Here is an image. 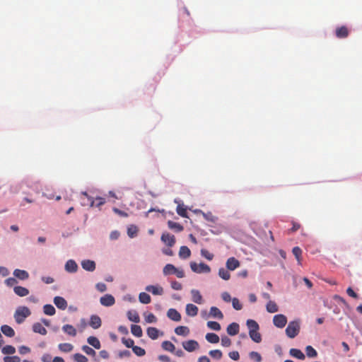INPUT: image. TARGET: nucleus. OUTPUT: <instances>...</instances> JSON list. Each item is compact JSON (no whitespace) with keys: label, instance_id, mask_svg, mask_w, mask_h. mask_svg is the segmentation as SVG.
Listing matches in <instances>:
<instances>
[{"label":"nucleus","instance_id":"1","mask_svg":"<svg viewBox=\"0 0 362 362\" xmlns=\"http://www.w3.org/2000/svg\"><path fill=\"white\" fill-rule=\"evenodd\" d=\"M30 311L28 308L23 306L19 307L14 314L16 322L18 324L24 322L25 319L30 315Z\"/></svg>","mask_w":362,"mask_h":362},{"label":"nucleus","instance_id":"2","mask_svg":"<svg viewBox=\"0 0 362 362\" xmlns=\"http://www.w3.org/2000/svg\"><path fill=\"white\" fill-rule=\"evenodd\" d=\"M300 331V325L298 321H291L286 329V334L289 338L296 337Z\"/></svg>","mask_w":362,"mask_h":362},{"label":"nucleus","instance_id":"3","mask_svg":"<svg viewBox=\"0 0 362 362\" xmlns=\"http://www.w3.org/2000/svg\"><path fill=\"white\" fill-rule=\"evenodd\" d=\"M190 267L194 272L198 274L209 273L211 271L210 267L204 263L197 264L196 262H191Z\"/></svg>","mask_w":362,"mask_h":362},{"label":"nucleus","instance_id":"4","mask_svg":"<svg viewBox=\"0 0 362 362\" xmlns=\"http://www.w3.org/2000/svg\"><path fill=\"white\" fill-rule=\"evenodd\" d=\"M182 346L187 351L192 352L198 349L199 344L196 340L190 339L183 341Z\"/></svg>","mask_w":362,"mask_h":362},{"label":"nucleus","instance_id":"5","mask_svg":"<svg viewBox=\"0 0 362 362\" xmlns=\"http://www.w3.org/2000/svg\"><path fill=\"white\" fill-rule=\"evenodd\" d=\"M273 322L276 327L283 328L287 323V318L284 315L278 314L274 316Z\"/></svg>","mask_w":362,"mask_h":362},{"label":"nucleus","instance_id":"6","mask_svg":"<svg viewBox=\"0 0 362 362\" xmlns=\"http://www.w3.org/2000/svg\"><path fill=\"white\" fill-rule=\"evenodd\" d=\"M81 204L82 206H90V207L93 206L95 204V201L93 198L90 197L87 192H81Z\"/></svg>","mask_w":362,"mask_h":362},{"label":"nucleus","instance_id":"7","mask_svg":"<svg viewBox=\"0 0 362 362\" xmlns=\"http://www.w3.org/2000/svg\"><path fill=\"white\" fill-rule=\"evenodd\" d=\"M161 240L169 247H173L175 243V236L168 233H163L162 234Z\"/></svg>","mask_w":362,"mask_h":362},{"label":"nucleus","instance_id":"8","mask_svg":"<svg viewBox=\"0 0 362 362\" xmlns=\"http://www.w3.org/2000/svg\"><path fill=\"white\" fill-rule=\"evenodd\" d=\"M335 35L337 38H346L349 35V30L345 25L338 27L336 28Z\"/></svg>","mask_w":362,"mask_h":362},{"label":"nucleus","instance_id":"9","mask_svg":"<svg viewBox=\"0 0 362 362\" xmlns=\"http://www.w3.org/2000/svg\"><path fill=\"white\" fill-rule=\"evenodd\" d=\"M100 303L104 306H112L115 304V298L110 294H106L100 299Z\"/></svg>","mask_w":362,"mask_h":362},{"label":"nucleus","instance_id":"10","mask_svg":"<svg viewBox=\"0 0 362 362\" xmlns=\"http://www.w3.org/2000/svg\"><path fill=\"white\" fill-rule=\"evenodd\" d=\"M167 316L171 320L175 322H179L181 320V315L180 313L174 308H170L167 312Z\"/></svg>","mask_w":362,"mask_h":362},{"label":"nucleus","instance_id":"11","mask_svg":"<svg viewBox=\"0 0 362 362\" xmlns=\"http://www.w3.org/2000/svg\"><path fill=\"white\" fill-rule=\"evenodd\" d=\"M226 265L228 270L233 271L240 267V262L235 257H230L227 259Z\"/></svg>","mask_w":362,"mask_h":362},{"label":"nucleus","instance_id":"12","mask_svg":"<svg viewBox=\"0 0 362 362\" xmlns=\"http://www.w3.org/2000/svg\"><path fill=\"white\" fill-rule=\"evenodd\" d=\"M102 325L101 319L98 315H93L90 317L89 325L96 329L100 327Z\"/></svg>","mask_w":362,"mask_h":362},{"label":"nucleus","instance_id":"13","mask_svg":"<svg viewBox=\"0 0 362 362\" xmlns=\"http://www.w3.org/2000/svg\"><path fill=\"white\" fill-rule=\"evenodd\" d=\"M78 264L73 259L68 260L65 264V270L69 273H75L78 270Z\"/></svg>","mask_w":362,"mask_h":362},{"label":"nucleus","instance_id":"14","mask_svg":"<svg viewBox=\"0 0 362 362\" xmlns=\"http://www.w3.org/2000/svg\"><path fill=\"white\" fill-rule=\"evenodd\" d=\"M81 267L88 272H93L95 269V263L93 260L85 259L81 262Z\"/></svg>","mask_w":362,"mask_h":362},{"label":"nucleus","instance_id":"15","mask_svg":"<svg viewBox=\"0 0 362 362\" xmlns=\"http://www.w3.org/2000/svg\"><path fill=\"white\" fill-rule=\"evenodd\" d=\"M54 303L55 305L61 310H65L67 307L66 300L61 296H56L54 298Z\"/></svg>","mask_w":362,"mask_h":362},{"label":"nucleus","instance_id":"16","mask_svg":"<svg viewBox=\"0 0 362 362\" xmlns=\"http://www.w3.org/2000/svg\"><path fill=\"white\" fill-rule=\"evenodd\" d=\"M146 291L151 292L153 295H162L163 293V288L158 286H147L146 287Z\"/></svg>","mask_w":362,"mask_h":362},{"label":"nucleus","instance_id":"17","mask_svg":"<svg viewBox=\"0 0 362 362\" xmlns=\"http://www.w3.org/2000/svg\"><path fill=\"white\" fill-rule=\"evenodd\" d=\"M198 308L194 304L189 303L186 305V313L187 315L194 317L198 313Z\"/></svg>","mask_w":362,"mask_h":362},{"label":"nucleus","instance_id":"18","mask_svg":"<svg viewBox=\"0 0 362 362\" xmlns=\"http://www.w3.org/2000/svg\"><path fill=\"white\" fill-rule=\"evenodd\" d=\"M192 301L197 304H202L203 303L202 296L198 290L192 289L191 291Z\"/></svg>","mask_w":362,"mask_h":362},{"label":"nucleus","instance_id":"19","mask_svg":"<svg viewBox=\"0 0 362 362\" xmlns=\"http://www.w3.org/2000/svg\"><path fill=\"white\" fill-rule=\"evenodd\" d=\"M13 275L16 278H18L21 280H25L29 277V274L28 272L19 269H16L13 271Z\"/></svg>","mask_w":362,"mask_h":362},{"label":"nucleus","instance_id":"20","mask_svg":"<svg viewBox=\"0 0 362 362\" xmlns=\"http://www.w3.org/2000/svg\"><path fill=\"white\" fill-rule=\"evenodd\" d=\"M13 291L17 296L21 297H24L29 294L28 288L20 286H14Z\"/></svg>","mask_w":362,"mask_h":362},{"label":"nucleus","instance_id":"21","mask_svg":"<svg viewBox=\"0 0 362 362\" xmlns=\"http://www.w3.org/2000/svg\"><path fill=\"white\" fill-rule=\"evenodd\" d=\"M227 332L231 336L236 335L239 332V325L236 322H232L228 326Z\"/></svg>","mask_w":362,"mask_h":362},{"label":"nucleus","instance_id":"22","mask_svg":"<svg viewBox=\"0 0 362 362\" xmlns=\"http://www.w3.org/2000/svg\"><path fill=\"white\" fill-rule=\"evenodd\" d=\"M62 330L68 335L71 337H76L77 334L76 328L74 326L68 324L64 325L62 327Z\"/></svg>","mask_w":362,"mask_h":362},{"label":"nucleus","instance_id":"23","mask_svg":"<svg viewBox=\"0 0 362 362\" xmlns=\"http://www.w3.org/2000/svg\"><path fill=\"white\" fill-rule=\"evenodd\" d=\"M191 255V251L187 246H181L179 251V257L181 259H187Z\"/></svg>","mask_w":362,"mask_h":362},{"label":"nucleus","instance_id":"24","mask_svg":"<svg viewBox=\"0 0 362 362\" xmlns=\"http://www.w3.org/2000/svg\"><path fill=\"white\" fill-rule=\"evenodd\" d=\"M33 330L34 332L39 333L42 335H45L47 332V329L40 322H36L33 324Z\"/></svg>","mask_w":362,"mask_h":362},{"label":"nucleus","instance_id":"25","mask_svg":"<svg viewBox=\"0 0 362 362\" xmlns=\"http://www.w3.org/2000/svg\"><path fill=\"white\" fill-rule=\"evenodd\" d=\"M1 330L3 332L4 334L8 337H12L15 335V332L13 329L6 325H2L1 327Z\"/></svg>","mask_w":362,"mask_h":362},{"label":"nucleus","instance_id":"26","mask_svg":"<svg viewBox=\"0 0 362 362\" xmlns=\"http://www.w3.org/2000/svg\"><path fill=\"white\" fill-rule=\"evenodd\" d=\"M289 354L291 356L300 360H304L305 358L304 354L300 349H291L289 351Z\"/></svg>","mask_w":362,"mask_h":362},{"label":"nucleus","instance_id":"27","mask_svg":"<svg viewBox=\"0 0 362 362\" xmlns=\"http://www.w3.org/2000/svg\"><path fill=\"white\" fill-rule=\"evenodd\" d=\"M168 226L170 229L174 230L176 232H181L184 229V227L181 224L173 221H168Z\"/></svg>","mask_w":362,"mask_h":362},{"label":"nucleus","instance_id":"28","mask_svg":"<svg viewBox=\"0 0 362 362\" xmlns=\"http://www.w3.org/2000/svg\"><path fill=\"white\" fill-rule=\"evenodd\" d=\"M128 319L134 322L138 323L140 321V317L138 313L136 310H129L127 312Z\"/></svg>","mask_w":362,"mask_h":362},{"label":"nucleus","instance_id":"29","mask_svg":"<svg viewBox=\"0 0 362 362\" xmlns=\"http://www.w3.org/2000/svg\"><path fill=\"white\" fill-rule=\"evenodd\" d=\"M266 309L267 311L270 313H276L279 310V308L276 303L274 301L270 300L267 303Z\"/></svg>","mask_w":362,"mask_h":362},{"label":"nucleus","instance_id":"30","mask_svg":"<svg viewBox=\"0 0 362 362\" xmlns=\"http://www.w3.org/2000/svg\"><path fill=\"white\" fill-rule=\"evenodd\" d=\"M175 332L177 335L187 336L189 333V329L186 326H179L175 329Z\"/></svg>","mask_w":362,"mask_h":362},{"label":"nucleus","instance_id":"31","mask_svg":"<svg viewBox=\"0 0 362 362\" xmlns=\"http://www.w3.org/2000/svg\"><path fill=\"white\" fill-rule=\"evenodd\" d=\"M210 315L216 318H218L219 320H222L223 318V315L222 312L216 307H211L210 308Z\"/></svg>","mask_w":362,"mask_h":362},{"label":"nucleus","instance_id":"32","mask_svg":"<svg viewBox=\"0 0 362 362\" xmlns=\"http://www.w3.org/2000/svg\"><path fill=\"white\" fill-rule=\"evenodd\" d=\"M246 325L247 326L249 332H252V331L253 332V331L259 329V326L258 323L254 320H251V319L247 320Z\"/></svg>","mask_w":362,"mask_h":362},{"label":"nucleus","instance_id":"33","mask_svg":"<svg viewBox=\"0 0 362 362\" xmlns=\"http://www.w3.org/2000/svg\"><path fill=\"white\" fill-rule=\"evenodd\" d=\"M159 330L153 327H150L147 329V335L152 339H156L158 337Z\"/></svg>","mask_w":362,"mask_h":362},{"label":"nucleus","instance_id":"34","mask_svg":"<svg viewBox=\"0 0 362 362\" xmlns=\"http://www.w3.org/2000/svg\"><path fill=\"white\" fill-rule=\"evenodd\" d=\"M175 271H176V267L172 264H167L163 269V274L165 276L174 274Z\"/></svg>","mask_w":362,"mask_h":362},{"label":"nucleus","instance_id":"35","mask_svg":"<svg viewBox=\"0 0 362 362\" xmlns=\"http://www.w3.org/2000/svg\"><path fill=\"white\" fill-rule=\"evenodd\" d=\"M249 336L251 339L256 343H259L262 341V336L259 330L249 332Z\"/></svg>","mask_w":362,"mask_h":362},{"label":"nucleus","instance_id":"36","mask_svg":"<svg viewBox=\"0 0 362 362\" xmlns=\"http://www.w3.org/2000/svg\"><path fill=\"white\" fill-rule=\"evenodd\" d=\"M131 332L133 335L136 337H141L143 334L142 329L139 325H132L131 327Z\"/></svg>","mask_w":362,"mask_h":362},{"label":"nucleus","instance_id":"37","mask_svg":"<svg viewBox=\"0 0 362 362\" xmlns=\"http://www.w3.org/2000/svg\"><path fill=\"white\" fill-rule=\"evenodd\" d=\"M139 300L141 303L148 304L151 303V298L148 293L141 292L139 295Z\"/></svg>","mask_w":362,"mask_h":362},{"label":"nucleus","instance_id":"38","mask_svg":"<svg viewBox=\"0 0 362 362\" xmlns=\"http://www.w3.org/2000/svg\"><path fill=\"white\" fill-rule=\"evenodd\" d=\"M88 343L94 348L99 349L100 348V342L95 337H89L87 339Z\"/></svg>","mask_w":362,"mask_h":362},{"label":"nucleus","instance_id":"39","mask_svg":"<svg viewBox=\"0 0 362 362\" xmlns=\"http://www.w3.org/2000/svg\"><path fill=\"white\" fill-rule=\"evenodd\" d=\"M58 347H59V349L61 351L65 352V353L70 352L74 349L73 345L69 344V343H62V344H59Z\"/></svg>","mask_w":362,"mask_h":362},{"label":"nucleus","instance_id":"40","mask_svg":"<svg viewBox=\"0 0 362 362\" xmlns=\"http://www.w3.org/2000/svg\"><path fill=\"white\" fill-rule=\"evenodd\" d=\"M206 339L211 344H216L219 341V337L214 333H207L206 335Z\"/></svg>","mask_w":362,"mask_h":362},{"label":"nucleus","instance_id":"41","mask_svg":"<svg viewBox=\"0 0 362 362\" xmlns=\"http://www.w3.org/2000/svg\"><path fill=\"white\" fill-rule=\"evenodd\" d=\"M43 312L45 315L52 316L55 314L56 310L53 305L50 304H47L45 305L43 307Z\"/></svg>","mask_w":362,"mask_h":362},{"label":"nucleus","instance_id":"42","mask_svg":"<svg viewBox=\"0 0 362 362\" xmlns=\"http://www.w3.org/2000/svg\"><path fill=\"white\" fill-rule=\"evenodd\" d=\"M218 275L221 279L226 280V281L229 280L230 278V274L229 272L224 268L219 269Z\"/></svg>","mask_w":362,"mask_h":362},{"label":"nucleus","instance_id":"43","mask_svg":"<svg viewBox=\"0 0 362 362\" xmlns=\"http://www.w3.org/2000/svg\"><path fill=\"white\" fill-rule=\"evenodd\" d=\"M162 348L170 352H173L175 349V345L169 341H164L162 343Z\"/></svg>","mask_w":362,"mask_h":362},{"label":"nucleus","instance_id":"44","mask_svg":"<svg viewBox=\"0 0 362 362\" xmlns=\"http://www.w3.org/2000/svg\"><path fill=\"white\" fill-rule=\"evenodd\" d=\"M305 352L307 356L310 358H315L317 356L316 350L311 346H306Z\"/></svg>","mask_w":362,"mask_h":362},{"label":"nucleus","instance_id":"45","mask_svg":"<svg viewBox=\"0 0 362 362\" xmlns=\"http://www.w3.org/2000/svg\"><path fill=\"white\" fill-rule=\"evenodd\" d=\"M1 351L6 355L13 354L16 352V349L11 345H6L2 348Z\"/></svg>","mask_w":362,"mask_h":362},{"label":"nucleus","instance_id":"46","mask_svg":"<svg viewBox=\"0 0 362 362\" xmlns=\"http://www.w3.org/2000/svg\"><path fill=\"white\" fill-rule=\"evenodd\" d=\"M176 211L178 215H180L182 217L187 218V209L183 205H178L177 206Z\"/></svg>","mask_w":362,"mask_h":362},{"label":"nucleus","instance_id":"47","mask_svg":"<svg viewBox=\"0 0 362 362\" xmlns=\"http://www.w3.org/2000/svg\"><path fill=\"white\" fill-rule=\"evenodd\" d=\"M292 252L293 255L296 257V259L298 262V264H300L301 262V255H302V250L299 247H294L292 250Z\"/></svg>","mask_w":362,"mask_h":362},{"label":"nucleus","instance_id":"48","mask_svg":"<svg viewBox=\"0 0 362 362\" xmlns=\"http://www.w3.org/2000/svg\"><path fill=\"white\" fill-rule=\"evenodd\" d=\"M207 326L209 328L215 331H219L221 329L220 324L215 321H209L207 322Z\"/></svg>","mask_w":362,"mask_h":362},{"label":"nucleus","instance_id":"49","mask_svg":"<svg viewBox=\"0 0 362 362\" xmlns=\"http://www.w3.org/2000/svg\"><path fill=\"white\" fill-rule=\"evenodd\" d=\"M132 351L138 356H143L146 354L144 349L138 346H134L132 349Z\"/></svg>","mask_w":362,"mask_h":362},{"label":"nucleus","instance_id":"50","mask_svg":"<svg viewBox=\"0 0 362 362\" xmlns=\"http://www.w3.org/2000/svg\"><path fill=\"white\" fill-rule=\"evenodd\" d=\"M74 359L76 362H88V358L81 354H75L74 355Z\"/></svg>","mask_w":362,"mask_h":362},{"label":"nucleus","instance_id":"51","mask_svg":"<svg viewBox=\"0 0 362 362\" xmlns=\"http://www.w3.org/2000/svg\"><path fill=\"white\" fill-rule=\"evenodd\" d=\"M137 232H138V229H137V227L135 226H131L127 229V234H128L129 237H130V238H134V236H136L137 234Z\"/></svg>","mask_w":362,"mask_h":362},{"label":"nucleus","instance_id":"52","mask_svg":"<svg viewBox=\"0 0 362 362\" xmlns=\"http://www.w3.org/2000/svg\"><path fill=\"white\" fill-rule=\"evenodd\" d=\"M209 354L212 358L216 359H220L223 356L221 351L218 349L211 350Z\"/></svg>","mask_w":362,"mask_h":362},{"label":"nucleus","instance_id":"53","mask_svg":"<svg viewBox=\"0 0 362 362\" xmlns=\"http://www.w3.org/2000/svg\"><path fill=\"white\" fill-rule=\"evenodd\" d=\"M232 304L234 309L236 310H240L243 308L242 304L240 303L239 300L236 298H233L232 299Z\"/></svg>","mask_w":362,"mask_h":362},{"label":"nucleus","instance_id":"54","mask_svg":"<svg viewBox=\"0 0 362 362\" xmlns=\"http://www.w3.org/2000/svg\"><path fill=\"white\" fill-rule=\"evenodd\" d=\"M122 343L128 348H132L134 346V341L132 339H122Z\"/></svg>","mask_w":362,"mask_h":362},{"label":"nucleus","instance_id":"55","mask_svg":"<svg viewBox=\"0 0 362 362\" xmlns=\"http://www.w3.org/2000/svg\"><path fill=\"white\" fill-rule=\"evenodd\" d=\"M202 255L207 259L208 260H211L214 258V255L209 252L207 250L202 249L201 250Z\"/></svg>","mask_w":362,"mask_h":362},{"label":"nucleus","instance_id":"56","mask_svg":"<svg viewBox=\"0 0 362 362\" xmlns=\"http://www.w3.org/2000/svg\"><path fill=\"white\" fill-rule=\"evenodd\" d=\"M17 283L16 279L13 277H9L5 280L6 285L9 287L15 286Z\"/></svg>","mask_w":362,"mask_h":362},{"label":"nucleus","instance_id":"57","mask_svg":"<svg viewBox=\"0 0 362 362\" xmlns=\"http://www.w3.org/2000/svg\"><path fill=\"white\" fill-rule=\"evenodd\" d=\"M82 350L88 355H90V356L95 355V351L92 348H90V346H88L87 345L83 346Z\"/></svg>","mask_w":362,"mask_h":362},{"label":"nucleus","instance_id":"58","mask_svg":"<svg viewBox=\"0 0 362 362\" xmlns=\"http://www.w3.org/2000/svg\"><path fill=\"white\" fill-rule=\"evenodd\" d=\"M4 362H20L21 358L17 356H5L4 358Z\"/></svg>","mask_w":362,"mask_h":362},{"label":"nucleus","instance_id":"59","mask_svg":"<svg viewBox=\"0 0 362 362\" xmlns=\"http://www.w3.org/2000/svg\"><path fill=\"white\" fill-rule=\"evenodd\" d=\"M250 356L251 358L255 359L257 362H260L262 360L261 355L256 352V351H252L250 353Z\"/></svg>","mask_w":362,"mask_h":362},{"label":"nucleus","instance_id":"60","mask_svg":"<svg viewBox=\"0 0 362 362\" xmlns=\"http://www.w3.org/2000/svg\"><path fill=\"white\" fill-rule=\"evenodd\" d=\"M221 344L225 347H228L231 344V340L228 337L225 336L221 338Z\"/></svg>","mask_w":362,"mask_h":362},{"label":"nucleus","instance_id":"61","mask_svg":"<svg viewBox=\"0 0 362 362\" xmlns=\"http://www.w3.org/2000/svg\"><path fill=\"white\" fill-rule=\"evenodd\" d=\"M146 321L148 323H154V322H156L157 321V318H156V317L153 313H149L146 317Z\"/></svg>","mask_w":362,"mask_h":362},{"label":"nucleus","instance_id":"62","mask_svg":"<svg viewBox=\"0 0 362 362\" xmlns=\"http://www.w3.org/2000/svg\"><path fill=\"white\" fill-rule=\"evenodd\" d=\"M171 287L173 289L176 291H180L182 288V284L177 281H173L171 282Z\"/></svg>","mask_w":362,"mask_h":362},{"label":"nucleus","instance_id":"63","mask_svg":"<svg viewBox=\"0 0 362 362\" xmlns=\"http://www.w3.org/2000/svg\"><path fill=\"white\" fill-rule=\"evenodd\" d=\"M346 293L354 298H358V294L351 287L346 289Z\"/></svg>","mask_w":362,"mask_h":362},{"label":"nucleus","instance_id":"64","mask_svg":"<svg viewBox=\"0 0 362 362\" xmlns=\"http://www.w3.org/2000/svg\"><path fill=\"white\" fill-rule=\"evenodd\" d=\"M229 357L234 361H237L239 359L240 355L238 351H234L229 353Z\"/></svg>","mask_w":362,"mask_h":362}]
</instances>
